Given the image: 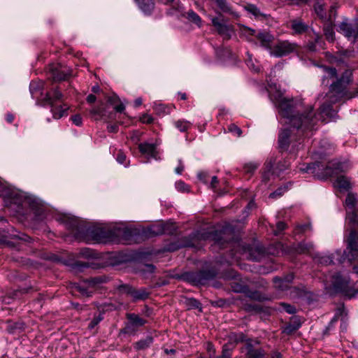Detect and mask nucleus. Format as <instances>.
I'll return each instance as SVG.
<instances>
[{
  "mask_svg": "<svg viewBox=\"0 0 358 358\" xmlns=\"http://www.w3.org/2000/svg\"><path fill=\"white\" fill-rule=\"evenodd\" d=\"M279 113L286 118L287 123L299 134L310 137L317 129L318 117L311 105L303 106L301 103L293 99H282L278 105Z\"/></svg>",
  "mask_w": 358,
  "mask_h": 358,
  "instance_id": "nucleus-1",
  "label": "nucleus"
},
{
  "mask_svg": "<svg viewBox=\"0 0 358 358\" xmlns=\"http://www.w3.org/2000/svg\"><path fill=\"white\" fill-rule=\"evenodd\" d=\"M91 113L94 115H98L101 119L106 121L112 120L115 117V113L113 112L108 113L106 108L103 106H99L92 109Z\"/></svg>",
  "mask_w": 358,
  "mask_h": 358,
  "instance_id": "nucleus-25",
  "label": "nucleus"
},
{
  "mask_svg": "<svg viewBox=\"0 0 358 358\" xmlns=\"http://www.w3.org/2000/svg\"><path fill=\"white\" fill-rule=\"evenodd\" d=\"M176 228L172 223H158L152 225L150 229L152 236H160L162 234L172 235L176 232Z\"/></svg>",
  "mask_w": 358,
  "mask_h": 358,
  "instance_id": "nucleus-16",
  "label": "nucleus"
},
{
  "mask_svg": "<svg viewBox=\"0 0 358 358\" xmlns=\"http://www.w3.org/2000/svg\"><path fill=\"white\" fill-rule=\"evenodd\" d=\"M42 83L36 81H31L29 85V90L32 96H36L37 93L39 92L42 89Z\"/></svg>",
  "mask_w": 358,
  "mask_h": 358,
  "instance_id": "nucleus-49",
  "label": "nucleus"
},
{
  "mask_svg": "<svg viewBox=\"0 0 358 358\" xmlns=\"http://www.w3.org/2000/svg\"><path fill=\"white\" fill-rule=\"evenodd\" d=\"M139 9L147 15L152 14L155 8L154 0H134Z\"/></svg>",
  "mask_w": 358,
  "mask_h": 358,
  "instance_id": "nucleus-26",
  "label": "nucleus"
},
{
  "mask_svg": "<svg viewBox=\"0 0 358 358\" xmlns=\"http://www.w3.org/2000/svg\"><path fill=\"white\" fill-rule=\"evenodd\" d=\"M117 289L119 292L131 296L133 302L145 301L149 297L150 294V292H148V289L145 287L136 289L135 287L127 284H122L119 285L117 287Z\"/></svg>",
  "mask_w": 358,
  "mask_h": 358,
  "instance_id": "nucleus-10",
  "label": "nucleus"
},
{
  "mask_svg": "<svg viewBox=\"0 0 358 358\" xmlns=\"http://www.w3.org/2000/svg\"><path fill=\"white\" fill-rule=\"evenodd\" d=\"M320 67L324 73L322 76V85L329 86L326 96L331 103H337L343 99H349L357 95L350 93L347 89L348 85L352 81V72L350 69L345 70L340 77H338L336 68L326 66Z\"/></svg>",
  "mask_w": 358,
  "mask_h": 358,
  "instance_id": "nucleus-2",
  "label": "nucleus"
},
{
  "mask_svg": "<svg viewBox=\"0 0 358 358\" xmlns=\"http://www.w3.org/2000/svg\"><path fill=\"white\" fill-rule=\"evenodd\" d=\"M347 316V312L343 305L338 307L336 309L335 315L333 318H336V321H338V318H341L342 320H345V317Z\"/></svg>",
  "mask_w": 358,
  "mask_h": 358,
  "instance_id": "nucleus-53",
  "label": "nucleus"
},
{
  "mask_svg": "<svg viewBox=\"0 0 358 358\" xmlns=\"http://www.w3.org/2000/svg\"><path fill=\"white\" fill-rule=\"evenodd\" d=\"M49 78L55 82H60L67 80L71 76V71L62 67L59 64H53L49 67Z\"/></svg>",
  "mask_w": 358,
  "mask_h": 358,
  "instance_id": "nucleus-14",
  "label": "nucleus"
},
{
  "mask_svg": "<svg viewBox=\"0 0 358 358\" xmlns=\"http://www.w3.org/2000/svg\"><path fill=\"white\" fill-rule=\"evenodd\" d=\"M160 2L164 4H170L172 6L171 10L169 11V13L173 14V12L172 10H178L180 8V3L178 0H159Z\"/></svg>",
  "mask_w": 358,
  "mask_h": 358,
  "instance_id": "nucleus-51",
  "label": "nucleus"
},
{
  "mask_svg": "<svg viewBox=\"0 0 358 358\" xmlns=\"http://www.w3.org/2000/svg\"><path fill=\"white\" fill-rule=\"evenodd\" d=\"M225 233L223 230H215L211 231H206L201 234L202 238L205 240H210L220 248H224L225 243L227 240L224 238Z\"/></svg>",
  "mask_w": 358,
  "mask_h": 358,
  "instance_id": "nucleus-17",
  "label": "nucleus"
},
{
  "mask_svg": "<svg viewBox=\"0 0 358 358\" xmlns=\"http://www.w3.org/2000/svg\"><path fill=\"white\" fill-rule=\"evenodd\" d=\"M185 17L191 22L194 23L198 27L201 26V19L200 16L196 13L194 10H189L185 15Z\"/></svg>",
  "mask_w": 358,
  "mask_h": 358,
  "instance_id": "nucleus-38",
  "label": "nucleus"
},
{
  "mask_svg": "<svg viewBox=\"0 0 358 358\" xmlns=\"http://www.w3.org/2000/svg\"><path fill=\"white\" fill-rule=\"evenodd\" d=\"M63 97L61 89L57 87L50 92L45 94V97L41 100L43 106H49L53 118L59 120L68 115L69 107L66 105H62L60 101Z\"/></svg>",
  "mask_w": 358,
  "mask_h": 358,
  "instance_id": "nucleus-5",
  "label": "nucleus"
},
{
  "mask_svg": "<svg viewBox=\"0 0 358 358\" xmlns=\"http://www.w3.org/2000/svg\"><path fill=\"white\" fill-rule=\"evenodd\" d=\"M185 304L187 309H198L199 311H202L201 302L194 298H186Z\"/></svg>",
  "mask_w": 358,
  "mask_h": 358,
  "instance_id": "nucleus-36",
  "label": "nucleus"
},
{
  "mask_svg": "<svg viewBox=\"0 0 358 358\" xmlns=\"http://www.w3.org/2000/svg\"><path fill=\"white\" fill-rule=\"evenodd\" d=\"M336 186L343 189H349L350 188V182L345 176H339L336 180Z\"/></svg>",
  "mask_w": 358,
  "mask_h": 358,
  "instance_id": "nucleus-37",
  "label": "nucleus"
},
{
  "mask_svg": "<svg viewBox=\"0 0 358 358\" xmlns=\"http://www.w3.org/2000/svg\"><path fill=\"white\" fill-rule=\"evenodd\" d=\"M324 34L326 37V39L328 41L333 42L334 41L335 33L334 31L333 25L331 22L324 26Z\"/></svg>",
  "mask_w": 358,
  "mask_h": 358,
  "instance_id": "nucleus-42",
  "label": "nucleus"
},
{
  "mask_svg": "<svg viewBox=\"0 0 358 358\" xmlns=\"http://www.w3.org/2000/svg\"><path fill=\"white\" fill-rule=\"evenodd\" d=\"M345 204L348 207L354 208L356 204V199L355 196L351 194H348L345 199Z\"/></svg>",
  "mask_w": 358,
  "mask_h": 358,
  "instance_id": "nucleus-63",
  "label": "nucleus"
},
{
  "mask_svg": "<svg viewBox=\"0 0 358 358\" xmlns=\"http://www.w3.org/2000/svg\"><path fill=\"white\" fill-rule=\"evenodd\" d=\"M256 39L262 48L269 50L271 53V50H272L274 45L275 38L273 35L267 31H259L256 35Z\"/></svg>",
  "mask_w": 358,
  "mask_h": 358,
  "instance_id": "nucleus-19",
  "label": "nucleus"
},
{
  "mask_svg": "<svg viewBox=\"0 0 358 358\" xmlns=\"http://www.w3.org/2000/svg\"><path fill=\"white\" fill-rule=\"evenodd\" d=\"M313 248L312 243H306L305 242H300L297 244L295 250L297 253H306L310 252Z\"/></svg>",
  "mask_w": 358,
  "mask_h": 358,
  "instance_id": "nucleus-43",
  "label": "nucleus"
},
{
  "mask_svg": "<svg viewBox=\"0 0 358 358\" xmlns=\"http://www.w3.org/2000/svg\"><path fill=\"white\" fill-rule=\"evenodd\" d=\"M259 164L253 162L247 163L244 165L243 169L246 173L252 174L258 168Z\"/></svg>",
  "mask_w": 358,
  "mask_h": 358,
  "instance_id": "nucleus-57",
  "label": "nucleus"
},
{
  "mask_svg": "<svg viewBox=\"0 0 358 358\" xmlns=\"http://www.w3.org/2000/svg\"><path fill=\"white\" fill-rule=\"evenodd\" d=\"M275 162L276 159L274 157H271L266 161L262 176L263 182L267 183L270 180L271 176L275 175L273 172V166L275 164Z\"/></svg>",
  "mask_w": 358,
  "mask_h": 358,
  "instance_id": "nucleus-20",
  "label": "nucleus"
},
{
  "mask_svg": "<svg viewBox=\"0 0 358 358\" xmlns=\"http://www.w3.org/2000/svg\"><path fill=\"white\" fill-rule=\"evenodd\" d=\"M327 101L329 102V103H323L320 108V114L323 116V115H325L327 117H334L336 114V112L335 110L333 109L332 108V104L334 103H331L329 99L327 98Z\"/></svg>",
  "mask_w": 358,
  "mask_h": 358,
  "instance_id": "nucleus-32",
  "label": "nucleus"
},
{
  "mask_svg": "<svg viewBox=\"0 0 358 358\" xmlns=\"http://www.w3.org/2000/svg\"><path fill=\"white\" fill-rule=\"evenodd\" d=\"M280 305L283 308V310L289 314H294L296 312V308L291 304L280 303Z\"/></svg>",
  "mask_w": 358,
  "mask_h": 358,
  "instance_id": "nucleus-60",
  "label": "nucleus"
},
{
  "mask_svg": "<svg viewBox=\"0 0 358 358\" xmlns=\"http://www.w3.org/2000/svg\"><path fill=\"white\" fill-rule=\"evenodd\" d=\"M255 344L259 345L257 340L250 339L247 341V344L244 345L242 350H245L246 358H266V353L262 348H255Z\"/></svg>",
  "mask_w": 358,
  "mask_h": 358,
  "instance_id": "nucleus-13",
  "label": "nucleus"
},
{
  "mask_svg": "<svg viewBox=\"0 0 358 358\" xmlns=\"http://www.w3.org/2000/svg\"><path fill=\"white\" fill-rule=\"evenodd\" d=\"M217 10H215V13L221 14H232V7L227 0H213Z\"/></svg>",
  "mask_w": 358,
  "mask_h": 358,
  "instance_id": "nucleus-27",
  "label": "nucleus"
},
{
  "mask_svg": "<svg viewBox=\"0 0 358 358\" xmlns=\"http://www.w3.org/2000/svg\"><path fill=\"white\" fill-rule=\"evenodd\" d=\"M275 287L280 290H287L289 288L288 285L285 284L283 279L280 277L275 276L273 278Z\"/></svg>",
  "mask_w": 358,
  "mask_h": 358,
  "instance_id": "nucleus-47",
  "label": "nucleus"
},
{
  "mask_svg": "<svg viewBox=\"0 0 358 358\" xmlns=\"http://www.w3.org/2000/svg\"><path fill=\"white\" fill-rule=\"evenodd\" d=\"M243 294H244L245 296L250 298V299L257 301H265L269 299L268 297L266 296L257 290H251L248 285L247 290H245V292H243Z\"/></svg>",
  "mask_w": 358,
  "mask_h": 358,
  "instance_id": "nucleus-30",
  "label": "nucleus"
},
{
  "mask_svg": "<svg viewBox=\"0 0 358 358\" xmlns=\"http://www.w3.org/2000/svg\"><path fill=\"white\" fill-rule=\"evenodd\" d=\"M243 308L247 312L260 313L262 311V306L256 303H245L243 304Z\"/></svg>",
  "mask_w": 358,
  "mask_h": 358,
  "instance_id": "nucleus-48",
  "label": "nucleus"
},
{
  "mask_svg": "<svg viewBox=\"0 0 358 358\" xmlns=\"http://www.w3.org/2000/svg\"><path fill=\"white\" fill-rule=\"evenodd\" d=\"M228 342L226 344H229V347H234L241 343L247 344V341L251 338H248L247 336L243 332H231L228 334Z\"/></svg>",
  "mask_w": 358,
  "mask_h": 358,
  "instance_id": "nucleus-22",
  "label": "nucleus"
},
{
  "mask_svg": "<svg viewBox=\"0 0 358 358\" xmlns=\"http://www.w3.org/2000/svg\"><path fill=\"white\" fill-rule=\"evenodd\" d=\"M341 31L343 33L348 39H352L353 42L358 41V20L352 23L343 22L339 25Z\"/></svg>",
  "mask_w": 358,
  "mask_h": 358,
  "instance_id": "nucleus-15",
  "label": "nucleus"
},
{
  "mask_svg": "<svg viewBox=\"0 0 358 358\" xmlns=\"http://www.w3.org/2000/svg\"><path fill=\"white\" fill-rule=\"evenodd\" d=\"M291 28L296 34L306 33L308 29V26L300 20H293L291 22Z\"/></svg>",
  "mask_w": 358,
  "mask_h": 358,
  "instance_id": "nucleus-31",
  "label": "nucleus"
},
{
  "mask_svg": "<svg viewBox=\"0 0 358 358\" xmlns=\"http://www.w3.org/2000/svg\"><path fill=\"white\" fill-rule=\"evenodd\" d=\"M154 342V338L152 336H147L145 338L134 343V348L136 351L144 350L149 348Z\"/></svg>",
  "mask_w": 358,
  "mask_h": 358,
  "instance_id": "nucleus-29",
  "label": "nucleus"
},
{
  "mask_svg": "<svg viewBox=\"0 0 358 358\" xmlns=\"http://www.w3.org/2000/svg\"><path fill=\"white\" fill-rule=\"evenodd\" d=\"M228 131L236 134L238 137L241 136L242 134V130L235 124H230L228 126Z\"/></svg>",
  "mask_w": 358,
  "mask_h": 358,
  "instance_id": "nucleus-61",
  "label": "nucleus"
},
{
  "mask_svg": "<svg viewBox=\"0 0 358 358\" xmlns=\"http://www.w3.org/2000/svg\"><path fill=\"white\" fill-rule=\"evenodd\" d=\"M245 9L247 10V11H248L250 13L252 14L256 17H266L265 15L262 14L260 12L259 9L255 5L248 4L245 7Z\"/></svg>",
  "mask_w": 358,
  "mask_h": 358,
  "instance_id": "nucleus-50",
  "label": "nucleus"
},
{
  "mask_svg": "<svg viewBox=\"0 0 358 358\" xmlns=\"http://www.w3.org/2000/svg\"><path fill=\"white\" fill-rule=\"evenodd\" d=\"M61 221L78 239L83 240L91 237L93 240L99 241L103 238L102 229L89 227L84 222L76 217L64 215L61 217Z\"/></svg>",
  "mask_w": 358,
  "mask_h": 358,
  "instance_id": "nucleus-3",
  "label": "nucleus"
},
{
  "mask_svg": "<svg viewBox=\"0 0 358 358\" xmlns=\"http://www.w3.org/2000/svg\"><path fill=\"white\" fill-rule=\"evenodd\" d=\"M344 242L345 249L343 252L341 250L336 251V255L341 256L338 259L340 263H343L345 261L352 263L358 257V231H346Z\"/></svg>",
  "mask_w": 358,
  "mask_h": 358,
  "instance_id": "nucleus-7",
  "label": "nucleus"
},
{
  "mask_svg": "<svg viewBox=\"0 0 358 358\" xmlns=\"http://www.w3.org/2000/svg\"><path fill=\"white\" fill-rule=\"evenodd\" d=\"M233 350L234 347H229V344L225 343L222 346L221 355L214 356L213 355L210 358H231Z\"/></svg>",
  "mask_w": 358,
  "mask_h": 358,
  "instance_id": "nucleus-39",
  "label": "nucleus"
},
{
  "mask_svg": "<svg viewBox=\"0 0 358 358\" xmlns=\"http://www.w3.org/2000/svg\"><path fill=\"white\" fill-rule=\"evenodd\" d=\"M187 246H189V244H187V243H180L179 242L171 243L168 245V250H169V251H176V250H178V249H180L181 248H184V247H187Z\"/></svg>",
  "mask_w": 358,
  "mask_h": 358,
  "instance_id": "nucleus-58",
  "label": "nucleus"
},
{
  "mask_svg": "<svg viewBox=\"0 0 358 358\" xmlns=\"http://www.w3.org/2000/svg\"><path fill=\"white\" fill-rule=\"evenodd\" d=\"M301 327V323L299 322V320L296 318H294V320L288 324L284 329L283 332H285L287 334H291L298 330L299 327Z\"/></svg>",
  "mask_w": 358,
  "mask_h": 358,
  "instance_id": "nucleus-40",
  "label": "nucleus"
},
{
  "mask_svg": "<svg viewBox=\"0 0 358 358\" xmlns=\"http://www.w3.org/2000/svg\"><path fill=\"white\" fill-rule=\"evenodd\" d=\"M92 267L93 268H96L94 266L93 264H90L89 262H84L80 261H77L74 262L72 265V268L77 271H83L85 268Z\"/></svg>",
  "mask_w": 358,
  "mask_h": 358,
  "instance_id": "nucleus-45",
  "label": "nucleus"
},
{
  "mask_svg": "<svg viewBox=\"0 0 358 358\" xmlns=\"http://www.w3.org/2000/svg\"><path fill=\"white\" fill-rule=\"evenodd\" d=\"M292 131L289 129H283L278 136V145L280 151H286L288 150L292 142L290 140Z\"/></svg>",
  "mask_w": 358,
  "mask_h": 358,
  "instance_id": "nucleus-21",
  "label": "nucleus"
},
{
  "mask_svg": "<svg viewBox=\"0 0 358 358\" xmlns=\"http://www.w3.org/2000/svg\"><path fill=\"white\" fill-rule=\"evenodd\" d=\"M347 225L345 231H358V213L352 210L348 212L346 216Z\"/></svg>",
  "mask_w": 358,
  "mask_h": 358,
  "instance_id": "nucleus-24",
  "label": "nucleus"
},
{
  "mask_svg": "<svg viewBox=\"0 0 358 358\" xmlns=\"http://www.w3.org/2000/svg\"><path fill=\"white\" fill-rule=\"evenodd\" d=\"M350 169L348 162H339L333 160L329 163L324 168L320 162H315L307 164L303 171L315 173L320 179H326L329 177L338 176L340 173H345Z\"/></svg>",
  "mask_w": 358,
  "mask_h": 358,
  "instance_id": "nucleus-4",
  "label": "nucleus"
},
{
  "mask_svg": "<svg viewBox=\"0 0 358 358\" xmlns=\"http://www.w3.org/2000/svg\"><path fill=\"white\" fill-rule=\"evenodd\" d=\"M138 149L142 154L156 158V147L152 143H143L138 145Z\"/></svg>",
  "mask_w": 358,
  "mask_h": 358,
  "instance_id": "nucleus-28",
  "label": "nucleus"
},
{
  "mask_svg": "<svg viewBox=\"0 0 358 358\" xmlns=\"http://www.w3.org/2000/svg\"><path fill=\"white\" fill-rule=\"evenodd\" d=\"M75 289L77 290L82 296L90 297L92 296L94 293V290L91 289L90 286L87 284L85 283V280L80 282L75 285Z\"/></svg>",
  "mask_w": 358,
  "mask_h": 358,
  "instance_id": "nucleus-33",
  "label": "nucleus"
},
{
  "mask_svg": "<svg viewBox=\"0 0 358 358\" xmlns=\"http://www.w3.org/2000/svg\"><path fill=\"white\" fill-rule=\"evenodd\" d=\"M103 319V316L102 313H99L98 315H95L91 322L88 324L89 329H93L99 323L102 321Z\"/></svg>",
  "mask_w": 358,
  "mask_h": 358,
  "instance_id": "nucleus-55",
  "label": "nucleus"
},
{
  "mask_svg": "<svg viewBox=\"0 0 358 358\" xmlns=\"http://www.w3.org/2000/svg\"><path fill=\"white\" fill-rule=\"evenodd\" d=\"M71 120L76 126L80 127L83 124V118L78 114L72 115L71 117Z\"/></svg>",
  "mask_w": 358,
  "mask_h": 358,
  "instance_id": "nucleus-64",
  "label": "nucleus"
},
{
  "mask_svg": "<svg viewBox=\"0 0 358 358\" xmlns=\"http://www.w3.org/2000/svg\"><path fill=\"white\" fill-rule=\"evenodd\" d=\"M334 257L333 256V255H324V256H321L319 257L318 262L321 264L330 265V264H334Z\"/></svg>",
  "mask_w": 358,
  "mask_h": 358,
  "instance_id": "nucleus-56",
  "label": "nucleus"
},
{
  "mask_svg": "<svg viewBox=\"0 0 358 358\" xmlns=\"http://www.w3.org/2000/svg\"><path fill=\"white\" fill-rule=\"evenodd\" d=\"M332 285L336 292L341 293L349 298L358 294V290L351 285L350 278L343 276L340 273L333 275Z\"/></svg>",
  "mask_w": 358,
  "mask_h": 358,
  "instance_id": "nucleus-8",
  "label": "nucleus"
},
{
  "mask_svg": "<svg viewBox=\"0 0 358 358\" xmlns=\"http://www.w3.org/2000/svg\"><path fill=\"white\" fill-rule=\"evenodd\" d=\"M0 196L3 198L6 206H20L22 201V196L17 190L5 185H0Z\"/></svg>",
  "mask_w": 358,
  "mask_h": 358,
  "instance_id": "nucleus-12",
  "label": "nucleus"
},
{
  "mask_svg": "<svg viewBox=\"0 0 358 358\" xmlns=\"http://www.w3.org/2000/svg\"><path fill=\"white\" fill-rule=\"evenodd\" d=\"M175 127L181 132H185L190 129L192 124L189 121L179 120L174 122Z\"/></svg>",
  "mask_w": 358,
  "mask_h": 358,
  "instance_id": "nucleus-41",
  "label": "nucleus"
},
{
  "mask_svg": "<svg viewBox=\"0 0 358 358\" xmlns=\"http://www.w3.org/2000/svg\"><path fill=\"white\" fill-rule=\"evenodd\" d=\"M155 112L159 115H164L168 113V107L162 103H158L155 106L154 108Z\"/></svg>",
  "mask_w": 358,
  "mask_h": 358,
  "instance_id": "nucleus-59",
  "label": "nucleus"
},
{
  "mask_svg": "<svg viewBox=\"0 0 358 358\" xmlns=\"http://www.w3.org/2000/svg\"><path fill=\"white\" fill-rule=\"evenodd\" d=\"M212 24L216 29V31L220 35L224 36L227 38H229L233 32V27L226 24L219 17L212 18Z\"/></svg>",
  "mask_w": 358,
  "mask_h": 358,
  "instance_id": "nucleus-18",
  "label": "nucleus"
},
{
  "mask_svg": "<svg viewBox=\"0 0 358 358\" xmlns=\"http://www.w3.org/2000/svg\"><path fill=\"white\" fill-rule=\"evenodd\" d=\"M139 234L137 229L125 228L122 231V236L126 241L131 243L135 241L136 236Z\"/></svg>",
  "mask_w": 358,
  "mask_h": 358,
  "instance_id": "nucleus-34",
  "label": "nucleus"
},
{
  "mask_svg": "<svg viewBox=\"0 0 358 358\" xmlns=\"http://www.w3.org/2000/svg\"><path fill=\"white\" fill-rule=\"evenodd\" d=\"M8 238L17 239L27 243H31L32 238L28 235L17 232V234H10L8 235H0V246L4 247Z\"/></svg>",
  "mask_w": 358,
  "mask_h": 358,
  "instance_id": "nucleus-23",
  "label": "nucleus"
},
{
  "mask_svg": "<svg viewBox=\"0 0 358 358\" xmlns=\"http://www.w3.org/2000/svg\"><path fill=\"white\" fill-rule=\"evenodd\" d=\"M242 34L245 36L248 41H253L254 38H256V35L257 32L256 30L245 27L241 30Z\"/></svg>",
  "mask_w": 358,
  "mask_h": 358,
  "instance_id": "nucleus-44",
  "label": "nucleus"
},
{
  "mask_svg": "<svg viewBox=\"0 0 358 358\" xmlns=\"http://www.w3.org/2000/svg\"><path fill=\"white\" fill-rule=\"evenodd\" d=\"M289 166V162L286 159H282L278 162L275 166H273V172L275 176H279L280 174L287 169Z\"/></svg>",
  "mask_w": 358,
  "mask_h": 358,
  "instance_id": "nucleus-35",
  "label": "nucleus"
},
{
  "mask_svg": "<svg viewBox=\"0 0 358 358\" xmlns=\"http://www.w3.org/2000/svg\"><path fill=\"white\" fill-rule=\"evenodd\" d=\"M297 45L288 41H278L274 44L270 55L276 57L286 56L296 50Z\"/></svg>",
  "mask_w": 358,
  "mask_h": 358,
  "instance_id": "nucleus-11",
  "label": "nucleus"
},
{
  "mask_svg": "<svg viewBox=\"0 0 358 358\" xmlns=\"http://www.w3.org/2000/svg\"><path fill=\"white\" fill-rule=\"evenodd\" d=\"M232 290L236 293H243L247 290V285L237 282H233L231 284Z\"/></svg>",
  "mask_w": 358,
  "mask_h": 358,
  "instance_id": "nucleus-52",
  "label": "nucleus"
},
{
  "mask_svg": "<svg viewBox=\"0 0 358 358\" xmlns=\"http://www.w3.org/2000/svg\"><path fill=\"white\" fill-rule=\"evenodd\" d=\"M103 280L100 277L90 278L85 280V283L87 284L91 289L94 290L95 285L101 284Z\"/></svg>",
  "mask_w": 358,
  "mask_h": 358,
  "instance_id": "nucleus-54",
  "label": "nucleus"
},
{
  "mask_svg": "<svg viewBox=\"0 0 358 358\" xmlns=\"http://www.w3.org/2000/svg\"><path fill=\"white\" fill-rule=\"evenodd\" d=\"M291 184H287L284 186L279 187L275 191L269 194V198L276 199L284 194V193L289 189Z\"/></svg>",
  "mask_w": 358,
  "mask_h": 358,
  "instance_id": "nucleus-46",
  "label": "nucleus"
},
{
  "mask_svg": "<svg viewBox=\"0 0 358 358\" xmlns=\"http://www.w3.org/2000/svg\"><path fill=\"white\" fill-rule=\"evenodd\" d=\"M176 187L180 192H189L188 185L181 180L176 182Z\"/></svg>",
  "mask_w": 358,
  "mask_h": 358,
  "instance_id": "nucleus-62",
  "label": "nucleus"
},
{
  "mask_svg": "<svg viewBox=\"0 0 358 358\" xmlns=\"http://www.w3.org/2000/svg\"><path fill=\"white\" fill-rule=\"evenodd\" d=\"M127 322L124 323V327L120 331V335L128 334L135 335L140 327L144 326L147 321L135 313L126 314Z\"/></svg>",
  "mask_w": 358,
  "mask_h": 358,
  "instance_id": "nucleus-9",
  "label": "nucleus"
},
{
  "mask_svg": "<svg viewBox=\"0 0 358 358\" xmlns=\"http://www.w3.org/2000/svg\"><path fill=\"white\" fill-rule=\"evenodd\" d=\"M217 269L215 267L201 269L196 271L185 272L179 278L194 286L205 285L217 275Z\"/></svg>",
  "mask_w": 358,
  "mask_h": 358,
  "instance_id": "nucleus-6",
  "label": "nucleus"
}]
</instances>
